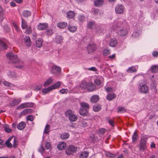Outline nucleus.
<instances>
[{
	"mask_svg": "<svg viewBox=\"0 0 158 158\" xmlns=\"http://www.w3.org/2000/svg\"><path fill=\"white\" fill-rule=\"evenodd\" d=\"M6 56L7 59L12 60L11 62L13 63L14 61L19 60L18 59L17 55L14 54L13 53H9L6 55Z\"/></svg>",
	"mask_w": 158,
	"mask_h": 158,
	"instance_id": "nucleus-7",
	"label": "nucleus"
},
{
	"mask_svg": "<svg viewBox=\"0 0 158 158\" xmlns=\"http://www.w3.org/2000/svg\"><path fill=\"white\" fill-rule=\"evenodd\" d=\"M118 41L115 38L110 39L109 43V45L112 47H115L117 44Z\"/></svg>",
	"mask_w": 158,
	"mask_h": 158,
	"instance_id": "nucleus-13",
	"label": "nucleus"
},
{
	"mask_svg": "<svg viewBox=\"0 0 158 158\" xmlns=\"http://www.w3.org/2000/svg\"><path fill=\"white\" fill-rule=\"evenodd\" d=\"M3 84L9 87H11L12 85L11 84L6 81L3 82Z\"/></svg>",
	"mask_w": 158,
	"mask_h": 158,
	"instance_id": "nucleus-60",
	"label": "nucleus"
},
{
	"mask_svg": "<svg viewBox=\"0 0 158 158\" xmlns=\"http://www.w3.org/2000/svg\"><path fill=\"white\" fill-rule=\"evenodd\" d=\"M80 105L81 108L83 109H86L89 110V104L84 102H82L80 103Z\"/></svg>",
	"mask_w": 158,
	"mask_h": 158,
	"instance_id": "nucleus-32",
	"label": "nucleus"
},
{
	"mask_svg": "<svg viewBox=\"0 0 158 158\" xmlns=\"http://www.w3.org/2000/svg\"><path fill=\"white\" fill-rule=\"evenodd\" d=\"M31 14V12L28 10H24L23 12V15L25 17H27L30 16Z\"/></svg>",
	"mask_w": 158,
	"mask_h": 158,
	"instance_id": "nucleus-50",
	"label": "nucleus"
},
{
	"mask_svg": "<svg viewBox=\"0 0 158 158\" xmlns=\"http://www.w3.org/2000/svg\"><path fill=\"white\" fill-rule=\"evenodd\" d=\"M43 43V40L41 38H38L36 41V46L37 47L40 48L42 46Z\"/></svg>",
	"mask_w": 158,
	"mask_h": 158,
	"instance_id": "nucleus-27",
	"label": "nucleus"
},
{
	"mask_svg": "<svg viewBox=\"0 0 158 158\" xmlns=\"http://www.w3.org/2000/svg\"><path fill=\"white\" fill-rule=\"evenodd\" d=\"M69 136V134L68 133H64L61 134L60 136V138L63 140L67 139Z\"/></svg>",
	"mask_w": 158,
	"mask_h": 158,
	"instance_id": "nucleus-30",
	"label": "nucleus"
},
{
	"mask_svg": "<svg viewBox=\"0 0 158 158\" xmlns=\"http://www.w3.org/2000/svg\"><path fill=\"white\" fill-rule=\"evenodd\" d=\"M140 33V31H135L132 34V36L133 37L137 38L139 36Z\"/></svg>",
	"mask_w": 158,
	"mask_h": 158,
	"instance_id": "nucleus-47",
	"label": "nucleus"
},
{
	"mask_svg": "<svg viewBox=\"0 0 158 158\" xmlns=\"http://www.w3.org/2000/svg\"><path fill=\"white\" fill-rule=\"evenodd\" d=\"M105 90L107 92L109 93L110 92H112L113 89L111 87L105 86Z\"/></svg>",
	"mask_w": 158,
	"mask_h": 158,
	"instance_id": "nucleus-57",
	"label": "nucleus"
},
{
	"mask_svg": "<svg viewBox=\"0 0 158 158\" xmlns=\"http://www.w3.org/2000/svg\"><path fill=\"white\" fill-rule=\"evenodd\" d=\"M95 6H100L103 4V0H95L94 2Z\"/></svg>",
	"mask_w": 158,
	"mask_h": 158,
	"instance_id": "nucleus-25",
	"label": "nucleus"
},
{
	"mask_svg": "<svg viewBox=\"0 0 158 158\" xmlns=\"http://www.w3.org/2000/svg\"><path fill=\"white\" fill-rule=\"evenodd\" d=\"M99 98L98 96L94 95L91 97L90 100L92 103H96L98 100Z\"/></svg>",
	"mask_w": 158,
	"mask_h": 158,
	"instance_id": "nucleus-26",
	"label": "nucleus"
},
{
	"mask_svg": "<svg viewBox=\"0 0 158 158\" xmlns=\"http://www.w3.org/2000/svg\"><path fill=\"white\" fill-rule=\"evenodd\" d=\"M118 34L121 36H124L127 34V31L126 29H123L120 30L118 32Z\"/></svg>",
	"mask_w": 158,
	"mask_h": 158,
	"instance_id": "nucleus-29",
	"label": "nucleus"
},
{
	"mask_svg": "<svg viewBox=\"0 0 158 158\" xmlns=\"http://www.w3.org/2000/svg\"><path fill=\"white\" fill-rule=\"evenodd\" d=\"M67 25V23L66 22H60L57 24V27L62 29L65 28Z\"/></svg>",
	"mask_w": 158,
	"mask_h": 158,
	"instance_id": "nucleus-18",
	"label": "nucleus"
},
{
	"mask_svg": "<svg viewBox=\"0 0 158 158\" xmlns=\"http://www.w3.org/2000/svg\"><path fill=\"white\" fill-rule=\"evenodd\" d=\"M66 147V143L64 142H61L57 145V148L59 150H62L64 149Z\"/></svg>",
	"mask_w": 158,
	"mask_h": 158,
	"instance_id": "nucleus-21",
	"label": "nucleus"
},
{
	"mask_svg": "<svg viewBox=\"0 0 158 158\" xmlns=\"http://www.w3.org/2000/svg\"><path fill=\"white\" fill-rule=\"evenodd\" d=\"M51 144L50 142H47L45 145V147L47 149H49L51 147Z\"/></svg>",
	"mask_w": 158,
	"mask_h": 158,
	"instance_id": "nucleus-64",
	"label": "nucleus"
},
{
	"mask_svg": "<svg viewBox=\"0 0 158 158\" xmlns=\"http://www.w3.org/2000/svg\"><path fill=\"white\" fill-rule=\"evenodd\" d=\"M106 155L107 157L110 158H114L116 156V155L115 154L109 152H106Z\"/></svg>",
	"mask_w": 158,
	"mask_h": 158,
	"instance_id": "nucleus-42",
	"label": "nucleus"
},
{
	"mask_svg": "<svg viewBox=\"0 0 158 158\" xmlns=\"http://www.w3.org/2000/svg\"><path fill=\"white\" fill-rule=\"evenodd\" d=\"M88 110L86 109H83L81 108L79 110V113L81 115L84 116L86 114Z\"/></svg>",
	"mask_w": 158,
	"mask_h": 158,
	"instance_id": "nucleus-35",
	"label": "nucleus"
},
{
	"mask_svg": "<svg viewBox=\"0 0 158 158\" xmlns=\"http://www.w3.org/2000/svg\"><path fill=\"white\" fill-rule=\"evenodd\" d=\"M95 23L94 21H90L88 23L87 27L89 28H92L95 25Z\"/></svg>",
	"mask_w": 158,
	"mask_h": 158,
	"instance_id": "nucleus-52",
	"label": "nucleus"
},
{
	"mask_svg": "<svg viewBox=\"0 0 158 158\" xmlns=\"http://www.w3.org/2000/svg\"><path fill=\"white\" fill-rule=\"evenodd\" d=\"M7 48V45L2 40H0V49L4 50L6 49Z\"/></svg>",
	"mask_w": 158,
	"mask_h": 158,
	"instance_id": "nucleus-40",
	"label": "nucleus"
},
{
	"mask_svg": "<svg viewBox=\"0 0 158 158\" xmlns=\"http://www.w3.org/2000/svg\"><path fill=\"white\" fill-rule=\"evenodd\" d=\"M66 117H68L69 120L72 122L76 121L77 119V116L74 114L71 110H68L65 112Z\"/></svg>",
	"mask_w": 158,
	"mask_h": 158,
	"instance_id": "nucleus-3",
	"label": "nucleus"
},
{
	"mask_svg": "<svg viewBox=\"0 0 158 158\" xmlns=\"http://www.w3.org/2000/svg\"><path fill=\"white\" fill-rule=\"evenodd\" d=\"M21 101L20 99H14L10 102L9 105L11 106H14L18 105Z\"/></svg>",
	"mask_w": 158,
	"mask_h": 158,
	"instance_id": "nucleus-16",
	"label": "nucleus"
},
{
	"mask_svg": "<svg viewBox=\"0 0 158 158\" xmlns=\"http://www.w3.org/2000/svg\"><path fill=\"white\" fill-rule=\"evenodd\" d=\"M95 86L92 83H88L86 89L89 91H92L95 90Z\"/></svg>",
	"mask_w": 158,
	"mask_h": 158,
	"instance_id": "nucleus-12",
	"label": "nucleus"
},
{
	"mask_svg": "<svg viewBox=\"0 0 158 158\" xmlns=\"http://www.w3.org/2000/svg\"><path fill=\"white\" fill-rule=\"evenodd\" d=\"M101 109V106L99 105H95L93 106V110L95 112L99 111Z\"/></svg>",
	"mask_w": 158,
	"mask_h": 158,
	"instance_id": "nucleus-45",
	"label": "nucleus"
},
{
	"mask_svg": "<svg viewBox=\"0 0 158 158\" xmlns=\"http://www.w3.org/2000/svg\"><path fill=\"white\" fill-rule=\"evenodd\" d=\"M52 82V79L51 78H49L45 82L43 85L44 86H48L51 84Z\"/></svg>",
	"mask_w": 158,
	"mask_h": 158,
	"instance_id": "nucleus-44",
	"label": "nucleus"
},
{
	"mask_svg": "<svg viewBox=\"0 0 158 158\" xmlns=\"http://www.w3.org/2000/svg\"><path fill=\"white\" fill-rule=\"evenodd\" d=\"M21 27L23 29H25L27 27V22L23 19H22Z\"/></svg>",
	"mask_w": 158,
	"mask_h": 158,
	"instance_id": "nucleus-39",
	"label": "nucleus"
},
{
	"mask_svg": "<svg viewBox=\"0 0 158 158\" xmlns=\"http://www.w3.org/2000/svg\"><path fill=\"white\" fill-rule=\"evenodd\" d=\"M75 15L74 12L70 11L67 13V17L68 19H72L74 17Z\"/></svg>",
	"mask_w": 158,
	"mask_h": 158,
	"instance_id": "nucleus-34",
	"label": "nucleus"
},
{
	"mask_svg": "<svg viewBox=\"0 0 158 158\" xmlns=\"http://www.w3.org/2000/svg\"><path fill=\"white\" fill-rule=\"evenodd\" d=\"M18 141L17 138L15 137L14 139V143H13V145H12V147H13L14 148H17L18 144Z\"/></svg>",
	"mask_w": 158,
	"mask_h": 158,
	"instance_id": "nucleus-51",
	"label": "nucleus"
},
{
	"mask_svg": "<svg viewBox=\"0 0 158 158\" xmlns=\"http://www.w3.org/2000/svg\"><path fill=\"white\" fill-rule=\"evenodd\" d=\"M79 148L73 145H70L67 147L65 150V153L67 155H73L76 153Z\"/></svg>",
	"mask_w": 158,
	"mask_h": 158,
	"instance_id": "nucleus-2",
	"label": "nucleus"
},
{
	"mask_svg": "<svg viewBox=\"0 0 158 158\" xmlns=\"http://www.w3.org/2000/svg\"><path fill=\"white\" fill-rule=\"evenodd\" d=\"M110 51L108 49H105L103 51V54L104 56H106L110 54Z\"/></svg>",
	"mask_w": 158,
	"mask_h": 158,
	"instance_id": "nucleus-54",
	"label": "nucleus"
},
{
	"mask_svg": "<svg viewBox=\"0 0 158 158\" xmlns=\"http://www.w3.org/2000/svg\"><path fill=\"white\" fill-rule=\"evenodd\" d=\"M31 112V110L30 109H24L23 111L21 112V113L22 115H25Z\"/></svg>",
	"mask_w": 158,
	"mask_h": 158,
	"instance_id": "nucleus-48",
	"label": "nucleus"
},
{
	"mask_svg": "<svg viewBox=\"0 0 158 158\" xmlns=\"http://www.w3.org/2000/svg\"><path fill=\"white\" fill-rule=\"evenodd\" d=\"M147 139L145 138H141L140 143L138 146V147L140 150L144 151L146 150L147 148Z\"/></svg>",
	"mask_w": 158,
	"mask_h": 158,
	"instance_id": "nucleus-4",
	"label": "nucleus"
},
{
	"mask_svg": "<svg viewBox=\"0 0 158 158\" xmlns=\"http://www.w3.org/2000/svg\"><path fill=\"white\" fill-rule=\"evenodd\" d=\"M89 152L87 151L81 152L80 155V158H87L89 156Z\"/></svg>",
	"mask_w": 158,
	"mask_h": 158,
	"instance_id": "nucleus-31",
	"label": "nucleus"
},
{
	"mask_svg": "<svg viewBox=\"0 0 158 158\" xmlns=\"http://www.w3.org/2000/svg\"><path fill=\"white\" fill-rule=\"evenodd\" d=\"M108 123L111 125L112 127L114 126V122L113 120L110 119H108Z\"/></svg>",
	"mask_w": 158,
	"mask_h": 158,
	"instance_id": "nucleus-63",
	"label": "nucleus"
},
{
	"mask_svg": "<svg viewBox=\"0 0 158 158\" xmlns=\"http://www.w3.org/2000/svg\"><path fill=\"white\" fill-rule=\"evenodd\" d=\"M31 32V27H29L28 28H27L26 30L25 33L26 34H29Z\"/></svg>",
	"mask_w": 158,
	"mask_h": 158,
	"instance_id": "nucleus-56",
	"label": "nucleus"
},
{
	"mask_svg": "<svg viewBox=\"0 0 158 158\" xmlns=\"http://www.w3.org/2000/svg\"><path fill=\"white\" fill-rule=\"evenodd\" d=\"M87 69L89 71H97V69L95 67H92Z\"/></svg>",
	"mask_w": 158,
	"mask_h": 158,
	"instance_id": "nucleus-61",
	"label": "nucleus"
},
{
	"mask_svg": "<svg viewBox=\"0 0 158 158\" xmlns=\"http://www.w3.org/2000/svg\"><path fill=\"white\" fill-rule=\"evenodd\" d=\"M53 29H49L47 31V34L48 35H51L53 34Z\"/></svg>",
	"mask_w": 158,
	"mask_h": 158,
	"instance_id": "nucleus-59",
	"label": "nucleus"
},
{
	"mask_svg": "<svg viewBox=\"0 0 158 158\" xmlns=\"http://www.w3.org/2000/svg\"><path fill=\"white\" fill-rule=\"evenodd\" d=\"M8 75L11 78H16L18 77L16 73L12 71H10L8 73Z\"/></svg>",
	"mask_w": 158,
	"mask_h": 158,
	"instance_id": "nucleus-28",
	"label": "nucleus"
},
{
	"mask_svg": "<svg viewBox=\"0 0 158 158\" xmlns=\"http://www.w3.org/2000/svg\"><path fill=\"white\" fill-rule=\"evenodd\" d=\"M104 79L102 76H100L94 80L95 83L97 85H100L102 81H103Z\"/></svg>",
	"mask_w": 158,
	"mask_h": 158,
	"instance_id": "nucleus-19",
	"label": "nucleus"
},
{
	"mask_svg": "<svg viewBox=\"0 0 158 158\" xmlns=\"http://www.w3.org/2000/svg\"><path fill=\"white\" fill-rule=\"evenodd\" d=\"M106 131V130L104 129H101L98 130V132L100 134H103Z\"/></svg>",
	"mask_w": 158,
	"mask_h": 158,
	"instance_id": "nucleus-62",
	"label": "nucleus"
},
{
	"mask_svg": "<svg viewBox=\"0 0 158 158\" xmlns=\"http://www.w3.org/2000/svg\"><path fill=\"white\" fill-rule=\"evenodd\" d=\"M151 71L153 73H157L158 71V67L156 65H153L151 67Z\"/></svg>",
	"mask_w": 158,
	"mask_h": 158,
	"instance_id": "nucleus-49",
	"label": "nucleus"
},
{
	"mask_svg": "<svg viewBox=\"0 0 158 158\" xmlns=\"http://www.w3.org/2000/svg\"><path fill=\"white\" fill-rule=\"evenodd\" d=\"M138 85L139 86L138 88L139 92L142 94H146L149 91V87L148 86L146 85V82L144 81H139Z\"/></svg>",
	"mask_w": 158,
	"mask_h": 158,
	"instance_id": "nucleus-1",
	"label": "nucleus"
},
{
	"mask_svg": "<svg viewBox=\"0 0 158 158\" xmlns=\"http://www.w3.org/2000/svg\"><path fill=\"white\" fill-rule=\"evenodd\" d=\"M48 27V25L47 23H40L37 26V29L40 30H44L47 29Z\"/></svg>",
	"mask_w": 158,
	"mask_h": 158,
	"instance_id": "nucleus-11",
	"label": "nucleus"
},
{
	"mask_svg": "<svg viewBox=\"0 0 158 158\" xmlns=\"http://www.w3.org/2000/svg\"><path fill=\"white\" fill-rule=\"evenodd\" d=\"M63 38L62 36L59 35L56 36L54 40V42L57 44H60L63 42Z\"/></svg>",
	"mask_w": 158,
	"mask_h": 158,
	"instance_id": "nucleus-15",
	"label": "nucleus"
},
{
	"mask_svg": "<svg viewBox=\"0 0 158 158\" xmlns=\"http://www.w3.org/2000/svg\"><path fill=\"white\" fill-rule=\"evenodd\" d=\"M50 71L52 74H59L60 73L61 69L60 67L54 65L51 67Z\"/></svg>",
	"mask_w": 158,
	"mask_h": 158,
	"instance_id": "nucleus-8",
	"label": "nucleus"
},
{
	"mask_svg": "<svg viewBox=\"0 0 158 158\" xmlns=\"http://www.w3.org/2000/svg\"><path fill=\"white\" fill-rule=\"evenodd\" d=\"M68 30L72 32L75 31L77 29V27L75 26H71L69 25L68 27Z\"/></svg>",
	"mask_w": 158,
	"mask_h": 158,
	"instance_id": "nucleus-37",
	"label": "nucleus"
},
{
	"mask_svg": "<svg viewBox=\"0 0 158 158\" xmlns=\"http://www.w3.org/2000/svg\"><path fill=\"white\" fill-rule=\"evenodd\" d=\"M27 120V121H32L34 120V118L32 115H28L26 117Z\"/></svg>",
	"mask_w": 158,
	"mask_h": 158,
	"instance_id": "nucleus-58",
	"label": "nucleus"
},
{
	"mask_svg": "<svg viewBox=\"0 0 158 158\" xmlns=\"http://www.w3.org/2000/svg\"><path fill=\"white\" fill-rule=\"evenodd\" d=\"M69 90L67 89H63L60 90V92L62 94H67Z\"/></svg>",
	"mask_w": 158,
	"mask_h": 158,
	"instance_id": "nucleus-55",
	"label": "nucleus"
},
{
	"mask_svg": "<svg viewBox=\"0 0 158 158\" xmlns=\"http://www.w3.org/2000/svg\"><path fill=\"white\" fill-rule=\"evenodd\" d=\"M95 32L97 34L102 35L104 33V29L100 26H97L95 28Z\"/></svg>",
	"mask_w": 158,
	"mask_h": 158,
	"instance_id": "nucleus-14",
	"label": "nucleus"
},
{
	"mask_svg": "<svg viewBox=\"0 0 158 158\" xmlns=\"http://www.w3.org/2000/svg\"><path fill=\"white\" fill-rule=\"evenodd\" d=\"M4 11L2 8V6H0V20L2 21L5 18V15L4 14Z\"/></svg>",
	"mask_w": 158,
	"mask_h": 158,
	"instance_id": "nucleus-33",
	"label": "nucleus"
},
{
	"mask_svg": "<svg viewBox=\"0 0 158 158\" xmlns=\"http://www.w3.org/2000/svg\"><path fill=\"white\" fill-rule=\"evenodd\" d=\"M88 85V82L85 81H82L80 85V87L81 89L84 90L87 89Z\"/></svg>",
	"mask_w": 158,
	"mask_h": 158,
	"instance_id": "nucleus-22",
	"label": "nucleus"
},
{
	"mask_svg": "<svg viewBox=\"0 0 158 158\" xmlns=\"http://www.w3.org/2000/svg\"><path fill=\"white\" fill-rule=\"evenodd\" d=\"M60 83L59 82H58L52 85L51 86H50V87L52 90L58 88L60 86Z\"/></svg>",
	"mask_w": 158,
	"mask_h": 158,
	"instance_id": "nucleus-41",
	"label": "nucleus"
},
{
	"mask_svg": "<svg viewBox=\"0 0 158 158\" xmlns=\"http://www.w3.org/2000/svg\"><path fill=\"white\" fill-rule=\"evenodd\" d=\"M26 125L25 122L22 121L20 122L17 126V128L19 130H23L25 127Z\"/></svg>",
	"mask_w": 158,
	"mask_h": 158,
	"instance_id": "nucleus-23",
	"label": "nucleus"
},
{
	"mask_svg": "<svg viewBox=\"0 0 158 158\" xmlns=\"http://www.w3.org/2000/svg\"><path fill=\"white\" fill-rule=\"evenodd\" d=\"M116 97V94H115L110 93L107 95L106 99L107 100L110 101Z\"/></svg>",
	"mask_w": 158,
	"mask_h": 158,
	"instance_id": "nucleus-24",
	"label": "nucleus"
},
{
	"mask_svg": "<svg viewBox=\"0 0 158 158\" xmlns=\"http://www.w3.org/2000/svg\"><path fill=\"white\" fill-rule=\"evenodd\" d=\"M96 46L93 43H90L87 46V50L89 53H91L96 50Z\"/></svg>",
	"mask_w": 158,
	"mask_h": 158,
	"instance_id": "nucleus-5",
	"label": "nucleus"
},
{
	"mask_svg": "<svg viewBox=\"0 0 158 158\" xmlns=\"http://www.w3.org/2000/svg\"><path fill=\"white\" fill-rule=\"evenodd\" d=\"M24 42L25 44L28 47L31 45V42L30 38L29 36H26L24 39Z\"/></svg>",
	"mask_w": 158,
	"mask_h": 158,
	"instance_id": "nucleus-17",
	"label": "nucleus"
},
{
	"mask_svg": "<svg viewBox=\"0 0 158 158\" xmlns=\"http://www.w3.org/2000/svg\"><path fill=\"white\" fill-rule=\"evenodd\" d=\"M13 64H15L14 66L17 69H21L24 66L23 62L19 60L14 61H13Z\"/></svg>",
	"mask_w": 158,
	"mask_h": 158,
	"instance_id": "nucleus-9",
	"label": "nucleus"
},
{
	"mask_svg": "<svg viewBox=\"0 0 158 158\" xmlns=\"http://www.w3.org/2000/svg\"><path fill=\"white\" fill-rule=\"evenodd\" d=\"M139 137L137 132L135 131L132 136V140L133 142H135L138 139Z\"/></svg>",
	"mask_w": 158,
	"mask_h": 158,
	"instance_id": "nucleus-38",
	"label": "nucleus"
},
{
	"mask_svg": "<svg viewBox=\"0 0 158 158\" xmlns=\"http://www.w3.org/2000/svg\"><path fill=\"white\" fill-rule=\"evenodd\" d=\"M4 128L5 131L7 133H9L11 132V130L10 129L9 126L8 125H5V126H4Z\"/></svg>",
	"mask_w": 158,
	"mask_h": 158,
	"instance_id": "nucleus-53",
	"label": "nucleus"
},
{
	"mask_svg": "<svg viewBox=\"0 0 158 158\" xmlns=\"http://www.w3.org/2000/svg\"><path fill=\"white\" fill-rule=\"evenodd\" d=\"M115 12L117 14H121L123 13L124 10V7L121 4H118L115 7Z\"/></svg>",
	"mask_w": 158,
	"mask_h": 158,
	"instance_id": "nucleus-6",
	"label": "nucleus"
},
{
	"mask_svg": "<svg viewBox=\"0 0 158 158\" xmlns=\"http://www.w3.org/2000/svg\"><path fill=\"white\" fill-rule=\"evenodd\" d=\"M50 127L49 125H46L44 128V134H48L50 131Z\"/></svg>",
	"mask_w": 158,
	"mask_h": 158,
	"instance_id": "nucleus-46",
	"label": "nucleus"
},
{
	"mask_svg": "<svg viewBox=\"0 0 158 158\" xmlns=\"http://www.w3.org/2000/svg\"><path fill=\"white\" fill-rule=\"evenodd\" d=\"M137 70L133 66L130 67L127 70V71L128 73H133L137 72Z\"/></svg>",
	"mask_w": 158,
	"mask_h": 158,
	"instance_id": "nucleus-36",
	"label": "nucleus"
},
{
	"mask_svg": "<svg viewBox=\"0 0 158 158\" xmlns=\"http://www.w3.org/2000/svg\"><path fill=\"white\" fill-rule=\"evenodd\" d=\"M52 89L49 86L48 88L43 89L42 90V92L43 94L44 95L48 93Z\"/></svg>",
	"mask_w": 158,
	"mask_h": 158,
	"instance_id": "nucleus-43",
	"label": "nucleus"
},
{
	"mask_svg": "<svg viewBox=\"0 0 158 158\" xmlns=\"http://www.w3.org/2000/svg\"><path fill=\"white\" fill-rule=\"evenodd\" d=\"M14 136L10 137L5 142V144L6 146L8 148H11L12 147V144L10 142L14 138Z\"/></svg>",
	"mask_w": 158,
	"mask_h": 158,
	"instance_id": "nucleus-20",
	"label": "nucleus"
},
{
	"mask_svg": "<svg viewBox=\"0 0 158 158\" xmlns=\"http://www.w3.org/2000/svg\"><path fill=\"white\" fill-rule=\"evenodd\" d=\"M31 104L29 102H25L22 103L19 105L16 108L17 110H20L24 108L30 107Z\"/></svg>",
	"mask_w": 158,
	"mask_h": 158,
	"instance_id": "nucleus-10",
	"label": "nucleus"
}]
</instances>
